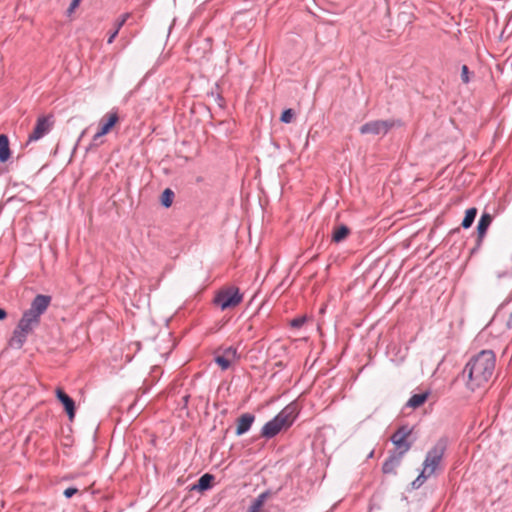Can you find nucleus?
I'll use <instances>...</instances> for the list:
<instances>
[{
    "mask_svg": "<svg viewBox=\"0 0 512 512\" xmlns=\"http://www.w3.org/2000/svg\"><path fill=\"white\" fill-rule=\"evenodd\" d=\"M51 299L52 298L49 295L38 294L32 300L30 308L26 311L32 316H35V318L40 319L41 315H43L48 309Z\"/></svg>",
    "mask_w": 512,
    "mask_h": 512,
    "instance_id": "1a4fd4ad",
    "label": "nucleus"
},
{
    "mask_svg": "<svg viewBox=\"0 0 512 512\" xmlns=\"http://www.w3.org/2000/svg\"><path fill=\"white\" fill-rule=\"evenodd\" d=\"M223 356L228 357L230 361H233L238 357L237 349L234 347H228L227 349L224 350Z\"/></svg>",
    "mask_w": 512,
    "mask_h": 512,
    "instance_id": "393cba45",
    "label": "nucleus"
},
{
    "mask_svg": "<svg viewBox=\"0 0 512 512\" xmlns=\"http://www.w3.org/2000/svg\"><path fill=\"white\" fill-rule=\"evenodd\" d=\"M57 399L62 403L64 409L69 417L72 420L75 416V402L74 400L66 394L61 388H57L56 391Z\"/></svg>",
    "mask_w": 512,
    "mask_h": 512,
    "instance_id": "9b49d317",
    "label": "nucleus"
},
{
    "mask_svg": "<svg viewBox=\"0 0 512 512\" xmlns=\"http://www.w3.org/2000/svg\"><path fill=\"white\" fill-rule=\"evenodd\" d=\"M80 2H81V0H72V2L70 3V6L68 8V12L69 13L73 12L78 7Z\"/></svg>",
    "mask_w": 512,
    "mask_h": 512,
    "instance_id": "c85d7f7f",
    "label": "nucleus"
},
{
    "mask_svg": "<svg viewBox=\"0 0 512 512\" xmlns=\"http://www.w3.org/2000/svg\"><path fill=\"white\" fill-rule=\"evenodd\" d=\"M428 395H429L428 392L412 395L410 397V399L408 400V402H407V406L411 407V408H418V407H420L421 405H423L425 403V401L428 398Z\"/></svg>",
    "mask_w": 512,
    "mask_h": 512,
    "instance_id": "6ab92c4d",
    "label": "nucleus"
},
{
    "mask_svg": "<svg viewBox=\"0 0 512 512\" xmlns=\"http://www.w3.org/2000/svg\"><path fill=\"white\" fill-rule=\"evenodd\" d=\"M400 120L388 119V120H374L363 124L359 131L361 134L371 135H386L392 128L401 126Z\"/></svg>",
    "mask_w": 512,
    "mask_h": 512,
    "instance_id": "0eeeda50",
    "label": "nucleus"
},
{
    "mask_svg": "<svg viewBox=\"0 0 512 512\" xmlns=\"http://www.w3.org/2000/svg\"><path fill=\"white\" fill-rule=\"evenodd\" d=\"M188 398H189V396H185L183 399H184L185 402H187Z\"/></svg>",
    "mask_w": 512,
    "mask_h": 512,
    "instance_id": "473e14b6",
    "label": "nucleus"
},
{
    "mask_svg": "<svg viewBox=\"0 0 512 512\" xmlns=\"http://www.w3.org/2000/svg\"><path fill=\"white\" fill-rule=\"evenodd\" d=\"M214 479V475L205 473L198 479L197 483L192 486L191 490H198L201 492L209 490L212 488Z\"/></svg>",
    "mask_w": 512,
    "mask_h": 512,
    "instance_id": "4468645a",
    "label": "nucleus"
},
{
    "mask_svg": "<svg viewBox=\"0 0 512 512\" xmlns=\"http://www.w3.org/2000/svg\"><path fill=\"white\" fill-rule=\"evenodd\" d=\"M496 356L492 350H482L465 365L463 375H467L466 386L475 391L491 379L495 369Z\"/></svg>",
    "mask_w": 512,
    "mask_h": 512,
    "instance_id": "f257e3e1",
    "label": "nucleus"
},
{
    "mask_svg": "<svg viewBox=\"0 0 512 512\" xmlns=\"http://www.w3.org/2000/svg\"><path fill=\"white\" fill-rule=\"evenodd\" d=\"M11 152L7 135L0 134V162L4 163L10 158Z\"/></svg>",
    "mask_w": 512,
    "mask_h": 512,
    "instance_id": "dca6fc26",
    "label": "nucleus"
},
{
    "mask_svg": "<svg viewBox=\"0 0 512 512\" xmlns=\"http://www.w3.org/2000/svg\"><path fill=\"white\" fill-rule=\"evenodd\" d=\"M103 135H99V131L93 136L92 138V143H91V146H98L99 143H98V140L102 137Z\"/></svg>",
    "mask_w": 512,
    "mask_h": 512,
    "instance_id": "c756f323",
    "label": "nucleus"
},
{
    "mask_svg": "<svg viewBox=\"0 0 512 512\" xmlns=\"http://www.w3.org/2000/svg\"><path fill=\"white\" fill-rule=\"evenodd\" d=\"M214 360L222 370H227L231 366L232 362L228 357H224L223 355H217Z\"/></svg>",
    "mask_w": 512,
    "mask_h": 512,
    "instance_id": "5701e85b",
    "label": "nucleus"
},
{
    "mask_svg": "<svg viewBox=\"0 0 512 512\" xmlns=\"http://www.w3.org/2000/svg\"><path fill=\"white\" fill-rule=\"evenodd\" d=\"M243 300V295L240 293L239 288L235 286H228L220 289L215 297L214 304L219 306L221 310L234 308L239 305Z\"/></svg>",
    "mask_w": 512,
    "mask_h": 512,
    "instance_id": "423d86ee",
    "label": "nucleus"
},
{
    "mask_svg": "<svg viewBox=\"0 0 512 512\" xmlns=\"http://www.w3.org/2000/svg\"><path fill=\"white\" fill-rule=\"evenodd\" d=\"M506 325L508 328H512V312L508 316Z\"/></svg>",
    "mask_w": 512,
    "mask_h": 512,
    "instance_id": "2f4dec72",
    "label": "nucleus"
},
{
    "mask_svg": "<svg viewBox=\"0 0 512 512\" xmlns=\"http://www.w3.org/2000/svg\"><path fill=\"white\" fill-rule=\"evenodd\" d=\"M78 492L77 488L69 487L64 490L63 494L66 498H71L73 495H75Z\"/></svg>",
    "mask_w": 512,
    "mask_h": 512,
    "instance_id": "cd10ccee",
    "label": "nucleus"
},
{
    "mask_svg": "<svg viewBox=\"0 0 512 512\" xmlns=\"http://www.w3.org/2000/svg\"><path fill=\"white\" fill-rule=\"evenodd\" d=\"M305 322H306V317L302 316V317H297V318L292 319L290 322V325L293 328L299 329L304 325Z\"/></svg>",
    "mask_w": 512,
    "mask_h": 512,
    "instance_id": "a878e982",
    "label": "nucleus"
},
{
    "mask_svg": "<svg viewBox=\"0 0 512 512\" xmlns=\"http://www.w3.org/2000/svg\"><path fill=\"white\" fill-rule=\"evenodd\" d=\"M412 431L413 428L408 425H402L391 435L390 440L396 446V450L392 451L384 461L382 465V472L384 474L396 475L397 468L400 466L404 455L412 447V442L407 440Z\"/></svg>",
    "mask_w": 512,
    "mask_h": 512,
    "instance_id": "f03ea898",
    "label": "nucleus"
},
{
    "mask_svg": "<svg viewBox=\"0 0 512 512\" xmlns=\"http://www.w3.org/2000/svg\"><path fill=\"white\" fill-rule=\"evenodd\" d=\"M118 121L119 116L116 109L105 114L99 122V135L108 134Z\"/></svg>",
    "mask_w": 512,
    "mask_h": 512,
    "instance_id": "9d476101",
    "label": "nucleus"
},
{
    "mask_svg": "<svg viewBox=\"0 0 512 512\" xmlns=\"http://www.w3.org/2000/svg\"><path fill=\"white\" fill-rule=\"evenodd\" d=\"M6 317H7V312L3 308H0V321L4 320Z\"/></svg>",
    "mask_w": 512,
    "mask_h": 512,
    "instance_id": "7c9ffc66",
    "label": "nucleus"
},
{
    "mask_svg": "<svg viewBox=\"0 0 512 512\" xmlns=\"http://www.w3.org/2000/svg\"><path fill=\"white\" fill-rule=\"evenodd\" d=\"M429 477L430 475L422 470L418 477L411 483L412 489H419Z\"/></svg>",
    "mask_w": 512,
    "mask_h": 512,
    "instance_id": "4be33fe9",
    "label": "nucleus"
},
{
    "mask_svg": "<svg viewBox=\"0 0 512 512\" xmlns=\"http://www.w3.org/2000/svg\"><path fill=\"white\" fill-rule=\"evenodd\" d=\"M268 496V492L259 494L255 499L252 500L247 512H262V508Z\"/></svg>",
    "mask_w": 512,
    "mask_h": 512,
    "instance_id": "f3484780",
    "label": "nucleus"
},
{
    "mask_svg": "<svg viewBox=\"0 0 512 512\" xmlns=\"http://www.w3.org/2000/svg\"><path fill=\"white\" fill-rule=\"evenodd\" d=\"M54 124L52 115L38 117L33 131L28 136V142L37 141L50 132Z\"/></svg>",
    "mask_w": 512,
    "mask_h": 512,
    "instance_id": "6e6552de",
    "label": "nucleus"
},
{
    "mask_svg": "<svg viewBox=\"0 0 512 512\" xmlns=\"http://www.w3.org/2000/svg\"><path fill=\"white\" fill-rule=\"evenodd\" d=\"M175 194L170 188H166L160 197L161 205L165 208H169L174 200Z\"/></svg>",
    "mask_w": 512,
    "mask_h": 512,
    "instance_id": "412c9836",
    "label": "nucleus"
},
{
    "mask_svg": "<svg viewBox=\"0 0 512 512\" xmlns=\"http://www.w3.org/2000/svg\"><path fill=\"white\" fill-rule=\"evenodd\" d=\"M294 115H295V113L292 109H286L282 112L280 120L283 123H290L293 120Z\"/></svg>",
    "mask_w": 512,
    "mask_h": 512,
    "instance_id": "b1692460",
    "label": "nucleus"
},
{
    "mask_svg": "<svg viewBox=\"0 0 512 512\" xmlns=\"http://www.w3.org/2000/svg\"><path fill=\"white\" fill-rule=\"evenodd\" d=\"M493 221L490 213L483 212L477 224V245H481L486 232Z\"/></svg>",
    "mask_w": 512,
    "mask_h": 512,
    "instance_id": "f8f14e48",
    "label": "nucleus"
},
{
    "mask_svg": "<svg viewBox=\"0 0 512 512\" xmlns=\"http://www.w3.org/2000/svg\"><path fill=\"white\" fill-rule=\"evenodd\" d=\"M477 208L475 207H471L469 209L466 210L465 212V216L462 220V223H461V226L464 228V229H468L472 226L475 218H476V215H477Z\"/></svg>",
    "mask_w": 512,
    "mask_h": 512,
    "instance_id": "aec40b11",
    "label": "nucleus"
},
{
    "mask_svg": "<svg viewBox=\"0 0 512 512\" xmlns=\"http://www.w3.org/2000/svg\"><path fill=\"white\" fill-rule=\"evenodd\" d=\"M298 416V408L295 403L285 406L277 415L266 422L261 429V437L271 439L282 430L290 428Z\"/></svg>",
    "mask_w": 512,
    "mask_h": 512,
    "instance_id": "7ed1b4c3",
    "label": "nucleus"
},
{
    "mask_svg": "<svg viewBox=\"0 0 512 512\" xmlns=\"http://www.w3.org/2000/svg\"><path fill=\"white\" fill-rule=\"evenodd\" d=\"M350 233V228L344 224L335 226L332 232V242L340 243L344 241Z\"/></svg>",
    "mask_w": 512,
    "mask_h": 512,
    "instance_id": "2eb2a0df",
    "label": "nucleus"
},
{
    "mask_svg": "<svg viewBox=\"0 0 512 512\" xmlns=\"http://www.w3.org/2000/svg\"><path fill=\"white\" fill-rule=\"evenodd\" d=\"M40 324V319L35 318L27 311H24L19 320L13 335L9 341L11 347L20 349L27 340L28 335Z\"/></svg>",
    "mask_w": 512,
    "mask_h": 512,
    "instance_id": "20e7f679",
    "label": "nucleus"
},
{
    "mask_svg": "<svg viewBox=\"0 0 512 512\" xmlns=\"http://www.w3.org/2000/svg\"><path fill=\"white\" fill-rule=\"evenodd\" d=\"M254 421H255V415H253L251 413L242 414L237 419V427H236L235 434L237 436H241V435L247 433L250 430Z\"/></svg>",
    "mask_w": 512,
    "mask_h": 512,
    "instance_id": "ddd939ff",
    "label": "nucleus"
},
{
    "mask_svg": "<svg viewBox=\"0 0 512 512\" xmlns=\"http://www.w3.org/2000/svg\"><path fill=\"white\" fill-rule=\"evenodd\" d=\"M130 17V13H124L120 16V18L115 22L114 26H115V29L113 30V32H111V34L109 35V38L107 40V43L108 44H111L113 43L114 39L117 37L120 29L122 28V26L126 23V21L129 19Z\"/></svg>",
    "mask_w": 512,
    "mask_h": 512,
    "instance_id": "a211bd4d",
    "label": "nucleus"
},
{
    "mask_svg": "<svg viewBox=\"0 0 512 512\" xmlns=\"http://www.w3.org/2000/svg\"><path fill=\"white\" fill-rule=\"evenodd\" d=\"M469 68L467 65H463L462 68H461V80L463 83L467 84L469 83L470 81V77H469Z\"/></svg>",
    "mask_w": 512,
    "mask_h": 512,
    "instance_id": "bb28decb",
    "label": "nucleus"
},
{
    "mask_svg": "<svg viewBox=\"0 0 512 512\" xmlns=\"http://www.w3.org/2000/svg\"><path fill=\"white\" fill-rule=\"evenodd\" d=\"M448 447L447 437H441L434 446L428 450L423 462V471L432 476L438 469Z\"/></svg>",
    "mask_w": 512,
    "mask_h": 512,
    "instance_id": "39448f33",
    "label": "nucleus"
}]
</instances>
